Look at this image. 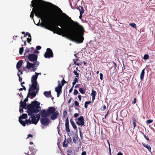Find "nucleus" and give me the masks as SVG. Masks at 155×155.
Instances as JSON below:
<instances>
[{
	"label": "nucleus",
	"instance_id": "obj_1",
	"mask_svg": "<svg viewBox=\"0 0 155 155\" xmlns=\"http://www.w3.org/2000/svg\"><path fill=\"white\" fill-rule=\"evenodd\" d=\"M59 10L60 12L62 13V14L65 16L67 18H68L70 20V24L63 22L61 21H59L57 23V25L60 26L61 28H59L58 26L56 27V30L54 31L53 27V25L51 21L48 20L47 22L44 24H36L38 26H40L46 29L53 31L54 34L56 33L59 35H61V31L65 34L69 35L71 38L74 39L78 42L81 43L84 40V37L80 35L78 33V31L82 28L78 22L74 21L71 19V17H69L66 14L63 13L61 9L56 5Z\"/></svg>",
	"mask_w": 155,
	"mask_h": 155
},
{
	"label": "nucleus",
	"instance_id": "obj_2",
	"mask_svg": "<svg viewBox=\"0 0 155 155\" xmlns=\"http://www.w3.org/2000/svg\"><path fill=\"white\" fill-rule=\"evenodd\" d=\"M37 108L36 107L34 101H32L31 104L27 105V112L28 115H31L38 113Z\"/></svg>",
	"mask_w": 155,
	"mask_h": 155
},
{
	"label": "nucleus",
	"instance_id": "obj_3",
	"mask_svg": "<svg viewBox=\"0 0 155 155\" xmlns=\"http://www.w3.org/2000/svg\"><path fill=\"white\" fill-rule=\"evenodd\" d=\"M35 16L39 18L41 20L45 19V16L44 11L41 8H37L35 11Z\"/></svg>",
	"mask_w": 155,
	"mask_h": 155
},
{
	"label": "nucleus",
	"instance_id": "obj_4",
	"mask_svg": "<svg viewBox=\"0 0 155 155\" xmlns=\"http://www.w3.org/2000/svg\"><path fill=\"white\" fill-rule=\"evenodd\" d=\"M28 58L29 61L31 62H35L38 61H37L38 59V55L34 54H30L28 55Z\"/></svg>",
	"mask_w": 155,
	"mask_h": 155
},
{
	"label": "nucleus",
	"instance_id": "obj_5",
	"mask_svg": "<svg viewBox=\"0 0 155 155\" xmlns=\"http://www.w3.org/2000/svg\"><path fill=\"white\" fill-rule=\"evenodd\" d=\"M44 57L46 58H50L53 57V53L52 50L49 48L46 49V52H45Z\"/></svg>",
	"mask_w": 155,
	"mask_h": 155
},
{
	"label": "nucleus",
	"instance_id": "obj_6",
	"mask_svg": "<svg viewBox=\"0 0 155 155\" xmlns=\"http://www.w3.org/2000/svg\"><path fill=\"white\" fill-rule=\"evenodd\" d=\"M50 122L49 119L47 117L42 118L41 120V123L44 126L48 125Z\"/></svg>",
	"mask_w": 155,
	"mask_h": 155
},
{
	"label": "nucleus",
	"instance_id": "obj_7",
	"mask_svg": "<svg viewBox=\"0 0 155 155\" xmlns=\"http://www.w3.org/2000/svg\"><path fill=\"white\" fill-rule=\"evenodd\" d=\"M84 118L83 116H81L78 119V121H76V123L78 125L84 126Z\"/></svg>",
	"mask_w": 155,
	"mask_h": 155
},
{
	"label": "nucleus",
	"instance_id": "obj_8",
	"mask_svg": "<svg viewBox=\"0 0 155 155\" xmlns=\"http://www.w3.org/2000/svg\"><path fill=\"white\" fill-rule=\"evenodd\" d=\"M28 116H30V119L31 118L32 124L36 125L38 121L37 120L36 117H35V114H31V115H28Z\"/></svg>",
	"mask_w": 155,
	"mask_h": 155
},
{
	"label": "nucleus",
	"instance_id": "obj_9",
	"mask_svg": "<svg viewBox=\"0 0 155 155\" xmlns=\"http://www.w3.org/2000/svg\"><path fill=\"white\" fill-rule=\"evenodd\" d=\"M47 111L49 116L54 112H55L56 111V109L54 107H50L48 108Z\"/></svg>",
	"mask_w": 155,
	"mask_h": 155
},
{
	"label": "nucleus",
	"instance_id": "obj_10",
	"mask_svg": "<svg viewBox=\"0 0 155 155\" xmlns=\"http://www.w3.org/2000/svg\"><path fill=\"white\" fill-rule=\"evenodd\" d=\"M27 65L25 66V68L28 69H30L31 68L33 67V65H35L37 63L35 62H33V63H31L30 62L28 61H26Z\"/></svg>",
	"mask_w": 155,
	"mask_h": 155
},
{
	"label": "nucleus",
	"instance_id": "obj_11",
	"mask_svg": "<svg viewBox=\"0 0 155 155\" xmlns=\"http://www.w3.org/2000/svg\"><path fill=\"white\" fill-rule=\"evenodd\" d=\"M40 114L41 115V117L42 118H46L47 117L49 116L47 111H46L45 109L41 110Z\"/></svg>",
	"mask_w": 155,
	"mask_h": 155
},
{
	"label": "nucleus",
	"instance_id": "obj_12",
	"mask_svg": "<svg viewBox=\"0 0 155 155\" xmlns=\"http://www.w3.org/2000/svg\"><path fill=\"white\" fill-rule=\"evenodd\" d=\"M59 112L58 110L55 111L52 114L51 116V119L52 120H54L57 118V117L59 115Z\"/></svg>",
	"mask_w": 155,
	"mask_h": 155
},
{
	"label": "nucleus",
	"instance_id": "obj_13",
	"mask_svg": "<svg viewBox=\"0 0 155 155\" xmlns=\"http://www.w3.org/2000/svg\"><path fill=\"white\" fill-rule=\"evenodd\" d=\"M35 63H37L35 64H35V65H33V67L32 68V69L30 70V71L31 72L35 71L36 70H37V68L39 64V62L38 61H36L35 62Z\"/></svg>",
	"mask_w": 155,
	"mask_h": 155
},
{
	"label": "nucleus",
	"instance_id": "obj_14",
	"mask_svg": "<svg viewBox=\"0 0 155 155\" xmlns=\"http://www.w3.org/2000/svg\"><path fill=\"white\" fill-rule=\"evenodd\" d=\"M44 95L47 97L49 98L51 97V91H45L44 92Z\"/></svg>",
	"mask_w": 155,
	"mask_h": 155
},
{
	"label": "nucleus",
	"instance_id": "obj_15",
	"mask_svg": "<svg viewBox=\"0 0 155 155\" xmlns=\"http://www.w3.org/2000/svg\"><path fill=\"white\" fill-rule=\"evenodd\" d=\"M34 102L35 103L36 107L37 108V110H38V113L39 112L40 110H41V109H39L41 108V107L40 106V103L39 102H38L37 101L35 100Z\"/></svg>",
	"mask_w": 155,
	"mask_h": 155
},
{
	"label": "nucleus",
	"instance_id": "obj_16",
	"mask_svg": "<svg viewBox=\"0 0 155 155\" xmlns=\"http://www.w3.org/2000/svg\"><path fill=\"white\" fill-rule=\"evenodd\" d=\"M70 122L73 129L75 130H77V127L76 125L75 124L73 120L71 118L70 120Z\"/></svg>",
	"mask_w": 155,
	"mask_h": 155
},
{
	"label": "nucleus",
	"instance_id": "obj_17",
	"mask_svg": "<svg viewBox=\"0 0 155 155\" xmlns=\"http://www.w3.org/2000/svg\"><path fill=\"white\" fill-rule=\"evenodd\" d=\"M27 95H28V96H29V95H30V96L29 97L30 98L32 99L34 98L36 96V94L33 91L32 93L28 92Z\"/></svg>",
	"mask_w": 155,
	"mask_h": 155
},
{
	"label": "nucleus",
	"instance_id": "obj_18",
	"mask_svg": "<svg viewBox=\"0 0 155 155\" xmlns=\"http://www.w3.org/2000/svg\"><path fill=\"white\" fill-rule=\"evenodd\" d=\"M97 94L96 92L93 90L92 91V92L91 94V95L92 97V101H93L95 99V97Z\"/></svg>",
	"mask_w": 155,
	"mask_h": 155
},
{
	"label": "nucleus",
	"instance_id": "obj_19",
	"mask_svg": "<svg viewBox=\"0 0 155 155\" xmlns=\"http://www.w3.org/2000/svg\"><path fill=\"white\" fill-rule=\"evenodd\" d=\"M112 63L113 64H112V66L111 68V69L113 68V67H114V72H115L117 69H118L119 67H118L117 68V64L114 62L112 61Z\"/></svg>",
	"mask_w": 155,
	"mask_h": 155
},
{
	"label": "nucleus",
	"instance_id": "obj_20",
	"mask_svg": "<svg viewBox=\"0 0 155 155\" xmlns=\"http://www.w3.org/2000/svg\"><path fill=\"white\" fill-rule=\"evenodd\" d=\"M23 61L22 60H20L17 63L16 68L18 69L21 66L22 64Z\"/></svg>",
	"mask_w": 155,
	"mask_h": 155
},
{
	"label": "nucleus",
	"instance_id": "obj_21",
	"mask_svg": "<svg viewBox=\"0 0 155 155\" xmlns=\"http://www.w3.org/2000/svg\"><path fill=\"white\" fill-rule=\"evenodd\" d=\"M78 134H75V136L73 137V142L76 143H77V140H78Z\"/></svg>",
	"mask_w": 155,
	"mask_h": 155
},
{
	"label": "nucleus",
	"instance_id": "obj_22",
	"mask_svg": "<svg viewBox=\"0 0 155 155\" xmlns=\"http://www.w3.org/2000/svg\"><path fill=\"white\" fill-rule=\"evenodd\" d=\"M142 144L143 146L146 148L149 151H150L151 150V148L150 146L148 144L144 143H142Z\"/></svg>",
	"mask_w": 155,
	"mask_h": 155
},
{
	"label": "nucleus",
	"instance_id": "obj_23",
	"mask_svg": "<svg viewBox=\"0 0 155 155\" xmlns=\"http://www.w3.org/2000/svg\"><path fill=\"white\" fill-rule=\"evenodd\" d=\"M145 68H144L141 71L140 75V79L141 80H142L144 78L145 73Z\"/></svg>",
	"mask_w": 155,
	"mask_h": 155
},
{
	"label": "nucleus",
	"instance_id": "obj_24",
	"mask_svg": "<svg viewBox=\"0 0 155 155\" xmlns=\"http://www.w3.org/2000/svg\"><path fill=\"white\" fill-rule=\"evenodd\" d=\"M32 83L31 86L34 87L36 88L39 86V84L37 82H31Z\"/></svg>",
	"mask_w": 155,
	"mask_h": 155
},
{
	"label": "nucleus",
	"instance_id": "obj_25",
	"mask_svg": "<svg viewBox=\"0 0 155 155\" xmlns=\"http://www.w3.org/2000/svg\"><path fill=\"white\" fill-rule=\"evenodd\" d=\"M65 130L67 132H70L69 123L65 124Z\"/></svg>",
	"mask_w": 155,
	"mask_h": 155
},
{
	"label": "nucleus",
	"instance_id": "obj_26",
	"mask_svg": "<svg viewBox=\"0 0 155 155\" xmlns=\"http://www.w3.org/2000/svg\"><path fill=\"white\" fill-rule=\"evenodd\" d=\"M18 121L23 126L25 127V126L26 124V122H25V121H23L22 119H21V118H19L18 120Z\"/></svg>",
	"mask_w": 155,
	"mask_h": 155
},
{
	"label": "nucleus",
	"instance_id": "obj_27",
	"mask_svg": "<svg viewBox=\"0 0 155 155\" xmlns=\"http://www.w3.org/2000/svg\"><path fill=\"white\" fill-rule=\"evenodd\" d=\"M28 117L27 114H22L19 117V118H21V119H25L27 118Z\"/></svg>",
	"mask_w": 155,
	"mask_h": 155
},
{
	"label": "nucleus",
	"instance_id": "obj_28",
	"mask_svg": "<svg viewBox=\"0 0 155 155\" xmlns=\"http://www.w3.org/2000/svg\"><path fill=\"white\" fill-rule=\"evenodd\" d=\"M29 97V96H28V95H27V97H26V98H25V100H24L23 101H21V100L20 101V105L21 106L22 105H21V103H24V104H26V102H27L28 101V98Z\"/></svg>",
	"mask_w": 155,
	"mask_h": 155
},
{
	"label": "nucleus",
	"instance_id": "obj_29",
	"mask_svg": "<svg viewBox=\"0 0 155 155\" xmlns=\"http://www.w3.org/2000/svg\"><path fill=\"white\" fill-rule=\"evenodd\" d=\"M29 86L30 87L28 89V92H30L31 91H33L35 90V89L36 88L34 87L31 86V84H29Z\"/></svg>",
	"mask_w": 155,
	"mask_h": 155
},
{
	"label": "nucleus",
	"instance_id": "obj_30",
	"mask_svg": "<svg viewBox=\"0 0 155 155\" xmlns=\"http://www.w3.org/2000/svg\"><path fill=\"white\" fill-rule=\"evenodd\" d=\"M21 106L20 105V107H21L22 108L25 109H27V106L26 107L27 104H24L23 103H21Z\"/></svg>",
	"mask_w": 155,
	"mask_h": 155
},
{
	"label": "nucleus",
	"instance_id": "obj_31",
	"mask_svg": "<svg viewBox=\"0 0 155 155\" xmlns=\"http://www.w3.org/2000/svg\"><path fill=\"white\" fill-rule=\"evenodd\" d=\"M38 78L35 76V75H32L31 78V82H37V80Z\"/></svg>",
	"mask_w": 155,
	"mask_h": 155
},
{
	"label": "nucleus",
	"instance_id": "obj_32",
	"mask_svg": "<svg viewBox=\"0 0 155 155\" xmlns=\"http://www.w3.org/2000/svg\"><path fill=\"white\" fill-rule=\"evenodd\" d=\"M55 91L56 92H62V91L61 87H55Z\"/></svg>",
	"mask_w": 155,
	"mask_h": 155
},
{
	"label": "nucleus",
	"instance_id": "obj_33",
	"mask_svg": "<svg viewBox=\"0 0 155 155\" xmlns=\"http://www.w3.org/2000/svg\"><path fill=\"white\" fill-rule=\"evenodd\" d=\"M78 59H74L73 60V61H74V64L76 65H78V66H79V65H81V64H80V63H77V61H78Z\"/></svg>",
	"mask_w": 155,
	"mask_h": 155
},
{
	"label": "nucleus",
	"instance_id": "obj_34",
	"mask_svg": "<svg viewBox=\"0 0 155 155\" xmlns=\"http://www.w3.org/2000/svg\"><path fill=\"white\" fill-rule=\"evenodd\" d=\"M77 9L80 12V13H81V12L82 11H83V13L84 12V9L81 6H79L77 7Z\"/></svg>",
	"mask_w": 155,
	"mask_h": 155
},
{
	"label": "nucleus",
	"instance_id": "obj_35",
	"mask_svg": "<svg viewBox=\"0 0 155 155\" xmlns=\"http://www.w3.org/2000/svg\"><path fill=\"white\" fill-rule=\"evenodd\" d=\"M78 82V79L77 78H75L74 79V81L72 82L73 87H74V85L76 84V83Z\"/></svg>",
	"mask_w": 155,
	"mask_h": 155
},
{
	"label": "nucleus",
	"instance_id": "obj_36",
	"mask_svg": "<svg viewBox=\"0 0 155 155\" xmlns=\"http://www.w3.org/2000/svg\"><path fill=\"white\" fill-rule=\"evenodd\" d=\"M30 119L29 118V119L26 120L25 122L27 124L29 125L32 124L31 121Z\"/></svg>",
	"mask_w": 155,
	"mask_h": 155
},
{
	"label": "nucleus",
	"instance_id": "obj_37",
	"mask_svg": "<svg viewBox=\"0 0 155 155\" xmlns=\"http://www.w3.org/2000/svg\"><path fill=\"white\" fill-rule=\"evenodd\" d=\"M24 51V48L23 47L20 48L19 50V53L21 55L22 54L23 52Z\"/></svg>",
	"mask_w": 155,
	"mask_h": 155
},
{
	"label": "nucleus",
	"instance_id": "obj_38",
	"mask_svg": "<svg viewBox=\"0 0 155 155\" xmlns=\"http://www.w3.org/2000/svg\"><path fill=\"white\" fill-rule=\"evenodd\" d=\"M73 73L75 75H76L75 78H78L79 74V73H78L76 71L74 70L73 71Z\"/></svg>",
	"mask_w": 155,
	"mask_h": 155
},
{
	"label": "nucleus",
	"instance_id": "obj_39",
	"mask_svg": "<svg viewBox=\"0 0 155 155\" xmlns=\"http://www.w3.org/2000/svg\"><path fill=\"white\" fill-rule=\"evenodd\" d=\"M79 92L82 94H84L85 93V92L82 88H79Z\"/></svg>",
	"mask_w": 155,
	"mask_h": 155
},
{
	"label": "nucleus",
	"instance_id": "obj_40",
	"mask_svg": "<svg viewBox=\"0 0 155 155\" xmlns=\"http://www.w3.org/2000/svg\"><path fill=\"white\" fill-rule=\"evenodd\" d=\"M30 51V49L29 48H26V49L25 50V52L24 54V55H25L27 53Z\"/></svg>",
	"mask_w": 155,
	"mask_h": 155
},
{
	"label": "nucleus",
	"instance_id": "obj_41",
	"mask_svg": "<svg viewBox=\"0 0 155 155\" xmlns=\"http://www.w3.org/2000/svg\"><path fill=\"white\" fill-rule=\"evenodd\" d=\"M149 55L147 54H145L144 55L143 59L144 60H147L149 58Z\"/></svg>",
	"mask_w": 155,
	"mask_h": 155
},
{
	"label": "nucleus",
	"instance_id": "obj_42",
	"mask_svg": "<svg viewBox=\"0 0 155 155\" xmlns=\"http://www.w3.org/2000/svg\"><path fill=\"white\" fill-rule=\"evenodd\" d=\"M79 129V133H80V138L81 140L83 139V134L81 132V130L79 128H78Z\"/></svg>",
	"mask_w": 155,
	"mask_h": 155
},
{
	"label": "nucleus",
	"instance_id": "obj_43",
	"mask_svg": "<svg viewBox=\"0 0 155 155\" xmlns=\"http://www.w3.org/2000/svg\"><path fill=\"white\" fill-rule=\"evenodd\" d=\"M66 142L65 140L63 143V146L64 147H66L68 146V143H65Z\"/></svg>",
	"mask_w": 155,
	"mask_h": 155
},
{
	"label": "nucleus",
	"instance_id": "obj_44",
	"mask_svg": "<svg viewBox=\"0 0 155 155\" xmlns=\"http://www.w3.org/2000/svg\"><path fill=\"white\" fill-rule=\"evenodd\" d=\"M129 25L130 26L134 28H136V25L134 23H131Z\"/></svg>",
	"mask_w": 155,
	"mask_h": 155
},
{
	"label": "nucleus",
	"instance_id": "obj_45",
	"mask_svg": "<svg viewBox=\"0 0 155 155\" xmlns=\"http://www.w3.org/2000/svg\"><path fill=\"white\" fill-rule=\"evenodd\" d=\"M63 77V79L61 81V83L62 84L61 86H63L65 82H66L64 80V78Z\"/></svg>",
	"mask_w": 155,
	"mask_h": 155
},
{
	"label": "nucleus",
	"instance_id": "obj_46",
	"mask_svg": "<svg viewBox=\"0 0 155 155\" xmlns=\"http://www.w3.org/2000/svg\"><path fill=\"white\" fill-rule=\"evenodd\" d=\"M67 112L66 110H64V111L63 113V118L65 117L67 115Z\"/></svg>",
	"mask_w": 155,
	"mask_h": 155
},
{
	"label": "nucleus",
	"instance_id": "obj_47",
	"mask_svg": "<svg viewBox=\"0 0 155 155\" xmlns=\"http://www.w3.org/2000/svg\"><path fill=\"white\" fill-rule=\"evenodd\" d=\"M36 91H34L36 94H38V92L39 90V86H38L36 88V89H35Z\"/></svg>",
	"mask_w": 155,
	"mask_h": 155
},
{
	"label": "nucleus",
	"instance_id": "obj_48",
	"mask_svg": "<svg viewBox=\"0 0 155 155\" xmlns=\"http://www.w3.org/2000/svg\"><path fill=\"white\" fill-rule=\"evenodd\" d=\"M78 91L76 89H74V92L73 93L74 95H76L78 94Z\"/></svg>",
	"mask_w": 155,
	"mask_h": 155
},
{
	"label": "nucleus",
	"instance_id": "obj_49",
	"mask_svg": "<svg viewBox=\"0 0 155 155\" xmlns=\"http://www.w3.org/2000/svg\"><path fill=\"white\" fill-rule=\"evenodd\" d=\"M40 116L39 114H37L36 115V116H35V117H36V118H37V120L38 121L40 119Z\"/></svg>",
	"mask_w": 155,
	"mask_h": 155
},
{
	"label": "nucleus",
	"instance_id": "obj_50",
	"mask_svg": "<svg viewBox=\"0 0 155 155\" xmlns=\"http://www.w3.org/2000/svg\"><path fill=\"white\" fill-rule=\"evenodd\" d=\"M30 17L31 18H32L33 19V21H34V23L35 24V21H34V20L33 19V17H34V13L32 11L31 12V15H30Z\"/></svg>",
	"mask_w": 155,
	"mask_h": 155
},
{
	"label": "nucleus",
	"instance_id": "obj_51",
	"mask_svg": "<svg viewBox=\"0 0 155 155\" xmlns=\"http://www.w3.org/2000/svg\"><path fill=\"white\" fill-rule=\"evenodd\" d=\"M153 121V120H149L147 121V124L151 123Z\"/></svg>",
	"mask_w": 155,
	"mask_h": 155
},
{
	"label": "nucleus",
	"instance_id": "obj_52",
	"mask_svg": "<svg viewBox=\"0 0 155 155\" xmlns=\"http://www.w3.org/2000/svg\"><path fill=\"white\" fill-rule=\"evenodd\" d=\"M83 13V11H82L81 12V13H80V15L79 16V18L80 19H81L82 17V14Z\"/></svg>",
	"mask_w": 155,
	"mask_h": 155
},
{
	"label": "nucleus",
	"instance_id": "obj_53",
	"mask_svg": "<svg viewBox=\"0 0 155 155\" xmlns=\"http://www.w3.org/2000/svg\"><path fill=\"white\" fill-rule=\"evenodd\" d=\"M74 104L76 106H78L79 105V103L77 101H74Z\"/></svg>",
	"mask_w": 155,
	"mask_h": 155
},
{
	"label": "nucleus",
	"instance_id": "obj_54",
	"mask_svg": "<svg viewBox=\"0 0 155 155\" xmlns=\"http://www.w3.org/2000/svg\"><path fill=\"white\" fill-rule=\"evenodd\" d=\"M107 143H108V145H109V149L110 154L111 149H110V143H109V140H107Z\"/></svg>",
	"mask_w": 155,
	"mask_h": 155
},
{
	"label": "nucleus",
	"instance_id": "obj_55",
	"mask_svg": "<svg viewBox=\"0 0 155 155\" xmlns=\"http://www.w3.org/2000/svg\"><path fill=\"white\" fill-rule=\"evenodd\" d=\"M41 47L40 46H36V49L38 50H40L41 49Z\"/></svg>",
	"mask_w": 155,
	"mask_h": 155
},
{
	"label": "nucleus",
	"instance_id": "obj_56",
	"mask_svg": "<svg viewBox=\"0 0 155 155\" xmlns=\"http://www.w3.org/2000/svg\"><path fill=\"white\" fill-rule=\"evenodd\" d=\"M100 79L101 80H103V74L102 73H100Z\"/></svg>",
	"mask_w": 155,
	"mask_h": 155
},
{
	"label": "nucleus",
	"instance_id": "obj_57",
	"mask_svg": "<svg viewBox=\"0 0 155 155\" xmlns=\"http://www.w3.org/2000/svg\"><path fill=\"white\" fill-rule=\"evenodd\" d=\"M132 120H133V123H136V119L134 117H132Z\"/></svg>",
	"mask_w": 155,
	"mask_h": 155
},
{
	"label": "nucleus",
	"instance_id": "obj_58",
	"mask_svg": "<svg viewBox=\"0 0 155 155\" xmlns=\"http://www.w3.org/2000/svg\"><path fill=\"white\" fill-rule=\"evenodd\" d=\"M27 42L28 43H30V44H31V43H30V42L31 41V38H27Z\"/></svg>",
	"mask_w": 155,
	"mask_h": 155
},
{
	"label": "nucleus",
	"instance_id": "obj_59",
	"mask_svg": "<svg viewBox=\"0 0 155 155\" xmlns=\"http://www.w3.org/2000/svg\"><path fill=\"white\" fill-rule=\"evenodd\" d=\"M23 108H20V109H19V112H20V113H23L24 112V110H23Z\"/></svg>",
	"mask_w": 155,
	"mask_h": 155
},
{
	"label": "nucleus",
	"instance_id": "obj_60",
	"mask_svg": "<svg viewBox=\"0 0 155 155\" xmlns=\"http://www.w3.org/2000/svg\"><path fill=\"white\" fill-rule=\"evenodd\" d=\"M67 123H69V120L68 117H67V118L65 120V124H67Z\"/></svg>",
	"mask_w": 155,
	"mask_h": 155
},
{
	"label": "nucleus",
	"instance_id": "obj_61",
	"mask_svg": "<svg viewBox=\"0 0 155 155\" xmlns=\"http://www.w3.org/2000/svg\"><path fill=\"white\" fill-rule=\"evenodd\" d=\"M142 134H143V136H144V137L147 140H149V138L147 137V136L146 135H144V133H142Z\"/></svg>",
	"mask_w": 155,
	"mask_h": 155
},
{
	"label": "nucleus",
	"instance_id": "obj_62",
	"mask_svg": "<svg viewBox=\"0 0 155 155\" xmlns=\"http://www.w3.org/2000/svg\"><path fill=\"white\" fill-rule=\"evenodd\" d=\"M68 143H69V142H71V139L70 137L68 138Z\"/></svg>",
	"mask_w": 155,
	"mask_h": 155
},
{
	"label": "nucleus",
	"instance_id": "obj_63",
	"mask_svg": "<svg viewBox=\"0 0 155 155\" xmlns=\"http://www.w3.org/2000/svg\"><path fill=\"white\" fill-rule=\"evenodd\" d=\"M78 97L79 101H81V95H79L78 96Z\"/></svg>",
	"mask_w": 155,
	"mask_h": 155
},
{
	"label": "nucleus",
	"instance_id": "obj_64",
	"mask_svg": "<svg viewBox=\"0 0 155 155\" xmlns=\"http://www.w3.org/2000/svg\"><path fill=\"white\" fill-rule=\"evenodd\" d=\"M79 115V114H78V113H75L74 114V117H77Z\"/></svg>",
	"mask_w": 155,
	"mask_h": 155
}]
</instances>
